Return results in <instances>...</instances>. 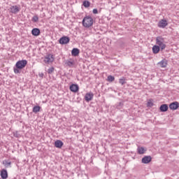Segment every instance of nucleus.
<instances>
[{"mask_svg":"<svg viewBox=\"0 0 179 179\" xmlns=\"http://www.w3.org/2000/svg\"><path fill=\"white\" fill-rule=\"evenodd\" d=\"M83 25L84 27H92L93 26V18L90 16H86L83 20Z\"/></svg>","mask_w":179,"mask_h":179,"instance_id":"f257e3e1","label":"nucleus"},{"mask_svg":"<svg viewBox=\"0 0 179 179\" xmlns=\"http://www.w3.org/2000/svg\"><path fill=\"white\" fill-rule=\"evenodd\" d=\"M156 44L161 48V50H164L166 48V44L164 43V38L162 36H158L156 38Z\"/></svg>","mask_w":179,"mask_h":179,"instance_id":"f03ea898","label":"nucleus"},{"mask_svg":"<svg viewBox=\"0 0 179 179\" xmlns=\"http://www.w3.org/2000/svg\"><path fill=\"white\" fill-rule=\"evenodd\" d=\"M26 65H27V60H20L15 64V66L17 69H23L26 67Z\"/></svg>","mask_w":179,"mask_h":179,"instance_id":"7ed1b4c3","label":"nucleus"},{"mask_svg":"<svg viewBox=\"0 0 179 179\" xmlns=\"http://www.w3.org/2000/svg\"><path fill=\"white\" fill-rule=\"evenodd\" d=\"M45 64H51V62H54V55L49 54L45 57L44 59Z\"/></svg>","mask_w":179,"mask_h":179,"instance_id":"20e7f679","label":"nucleus"},{"mask_svg":"<svg viewBox=\"0 0 179 179\" xmlns=\"http://www.w3.org/2000/svg\"><path fill=\"white\" fill-rule=\"evenodd\" d=\"M168 24H169V22H167V20H161L158 22L157 26H158V27H159L161 29H164V27L168 26Z\"/></svg>","mask_w":179,"mask_h":179,"instance_id":"39448f33","label":"nucleus"},{"mask_svg":"<svg viewBox=\"0 0 179 179\" xmlns=\"http://www.w3.org/2000/svg\"><path fill=\"white\" fill-rule=\"evenodd\" d=\"M168 64H169V62L167 61V59H164L161 62H158L157 65H159L160 68H167Z\"/></svg>","mask_w":179,"mask_h":179,"instance_id":"423d86ee","label":"nucleus"},{"mask_svg":"<svg viewBox=\"0 0 179 179\" xmlns=\"http://www.w3.org/2000/svg\"><path fill=\"white\" fill-rule=\"evenodd\" d=\"M20 11V8H19V6H13L10 8V13L16 14Z\"/></svg>","mask_w":179,"mask_h":179,"instance_id":"0eeeda50","label":"nucleus"},{"mask_svg":"<svg viewBox=\"0 0 179 179\" xmlns=\"http://www.w3.org/2000/svg\"><path fill=\"white\" fill-rule=\"evenodd\" d=\"M69 38L68 36H63L59 39L60 44H68L69 43Z\"/></svg>","mask_w":179,"mask_h":179,"instance_id":"6e6552de","label":"nucleus"},{"mask_svg":"<svg viewBox=\"0 0 179 179\" xmlns=\"http://www.w3.org/2000/svg\"><path fill=\"white\" fill-rule=\"evenodd\" d=\"M152 162V157L150 156H145L142 159V163L144 164H148Z\"/></svg>","mask_w":179,"mask_h":179,"instance_id":"1a4fd4ad","label":"nucleus"},{"mask_svg":"<svg viewBox=\"0 0 179 179\" xmlns=\"http://www.w3.org/2000/svg\"><path fill=\"white\" fill-rule=\"evenodd\" d=\"M93 93L88 92L85 94V99L86 101H92L93 100Z\"/></svg>","mask_w":179,"mask_h":179,"instance_id":"9d476101","label":"nucleus"},{"mask_svg":"<svg viewBox=\"0 0 179 179\" xmlns=\"http://www.w3.org/2000/svg\"><path fill=\"white\" fill-rule=\"evenodd\" d=\"M70 90L73 93H76L79 91V87L78 86V85L73 84L70 86Z\"/></svg>","mask_w":179,"mask_h":179,"instance_id":"9b49d317","label":"nucleus"},{"mask_svg":"<svg viewBox=\"0 0 179 179\" xmlns=\"http://www.w3.org/2000/svg\"><path fill=\"white\" fill-rule=\"evenodd\" d=\"M0 176L2 179L8 178V171H6V169H2L0 172Z\"/></svg>","mask_w":179,"mask_h":179,"instance_id":"f8f14e48","label":"nucleus"},{"mask_svg":"<svg viewBox=\"0 0 179 179\" xmlns=\"http://www.w3.org/2000/svg\"><path fill=\"white\" fill-rule=\"evenodd\" d=\"M178 107H179L178 102H173V103H170V105H169V108L171 110H177V108H178Z\"/></svg>","mask_w":179,"mask_h":179,"instance_id":"ddd939ff","label":"nucleus"},{"mask_svg":"<svg viewBox=\"0 0 179 179\" xmlns=\"http://www.w3.org/2000/svg\"><path fill=\"white\" fill-rule=\"evenodd\" d=\"M55 148H57L58 149H61V148H62V146H64V143L60 140H57L55 142Z\"/></svg>","mask_w":179,"mask_h":179,"instance_id":"4468645a","label":"nucleus"},{"mask_svg":"<svg viewBox=\"0 0 179 179\" xmlns=\"http://www.w3.org/2000/svg\"><path fill=\"white\" fill-rule=\"evenodd\" d=\"M32 36H35L37 37V36H40V29L38 28H34L31 31Z\"/></svg>","mask_w":179,"mask_h":179,"instance_id":"2eb2a0df","label":"nucleus"},{"mask_svg":"<svg viewBox=\"0 0 179 179\" xmlns=\"http://www.w3.org/2000/svg\"><path fill=\"white\" fill-rule=\"evenodd\" d=\"M159 52H160L159 46L157 45H155L152 47V52H153V54H159Z\"/></svg>","mask_w":179,"mask_h":179,"instance_id":"dca6fc26","label":"nucleus"},{"mask_svg":"<svg viewBox=\"0 0 179 179\" xmlns=\"http://www.w3.org/2000/svg\"><path fill=\"white\" fill-rule=\"evenodd\" d=\"M159 110L162 111V113H164L169 110V106H167V104H162L160 106Z\"/></svg>","mask_w":179,"mask_h":179,"instance_id":"f3484780","label":"nucleus"},{"mask_svg":"<svg viewBox=\"0 0 179 179\" xmlns=\"http://www.w3.org/2000/svg\"><path fill=\"white\" fill-rule=\"evenodd\" d=\"M79 49L73 48L71 51V55H73V57H78V55H79Z\"/></svg>","mask_w":179,"mask_h":179,"instance_id":"a211bd4d","label":"nucleus"},{"mask_svg":"<svg viewBox=\"0 0 179 179\" xmlns=\"http://www.w3.org/2000/svg\"><path fill=\"white\" fill-rule=\"evenodd\" d=\"M137 150H138V155H143L145 152H146V149H145V148L143 147H138Z\"/></svg>","mask_w":179,"mask_h":179,"instance_id":"6ab92c4d","label":"nucleus"},{"mask_svg":"<svg viewBox=\"0 0 179 179\" xmlns=\"http://www.w3.org/2000/svg\"><path fill=\"white\" fill-rule=\"evenodd\" d=\"M41 107L38 106H36L33 108V113H38L41 110Z\"/></svg>","mask_w":179,"mask_h":179,"instance_id":"aec40b11","label":"nucleus"},{"mask_svg":"<svg viewBox=\"0 0 179 179\" xmlns=\"http://www.w3.org/2000/svg\"><path fill=\"white\" fill-rule=\"evenodd\" d=\"M119 83H120V85H125V83H127L125 78H122L119 79Z\"/></svg>","mask_w":179,"mask_h":179,"instance_id":"412c9836","label":"nucleus"},{"mask_svg":"<svg viewBox=\"0 0 179 179\" xmlns=\"http://www.w3.org/2000/svg\"><path fill=\"white\" fill-rule=\"evenodd\" d=\"M114 80H115V78H114V76H108V78H107L108 82H114Z\"/></svg>","mask_w":179,"mask_h":179,"instance_id":"4be33fe9","label":"nucleus"},{"mask_svg":"<svg viewBox=\"0 0 179 179\" xmlns=\"http://www.w3.org/2000/svg\"><path fill=\"white\" fill-rule=\"evenodd\" d=\"M83 6L85 8H89V6H90V2L89 1H83Z\"/></svg>","mask_w":179,"mask_h":179,"instance_id":"5701e85b","label":"nucleus"},{"mask_svg":"<svg viewBox=\"0 0 179 179\" xmlns=\"http://www.w3.org/2000/svg\"><path fill=\"white\" fill-rule=\"evenodd\" d=\"M147 107H153V100L149 99L147 103Z\"/></svg>","mask_w":179,"mask_h":179,"instance_id":"b1692460","label":"nucleus"},{"mask_svg":"<svg viewBox=\"0 0 179 179\" xmlns=\"http://www.w3.org/2000/svg\"><path fill=\"white\" fill-rule=\"evenodd\" d=\"M32 22H34V23L38 22V16L35 15L32 17Z\"/></svg>","mask_w":179,"mask_h":179,"instance_id":"393cba45","label":"nucleus"},{"mask_svg":"<svg viewBox=\"0 0 179 179\" xmlns=\"http://www.w3.org/2000/svg\"><path fill=\"white\" fill-rule=\"evenodd\" d=\"M52 72H54V67H50V68L48 70V73H52Z\"/></svg>","mask_w":179,"mask_h":179,"instance_id":"a878e982","label":"nucleus"},{"mask_svg":"<svg viewBox=\"0 0 179 179\" xmlns=\"http://www.w3.org/2000/svg\"><path fill=\"white\" fill-rule=\"evenodd\" d=\"M20 69H17V67L16 69H14V73H20V70H19Z\"/></svg>","mask_w":179,"mask_h":179,"instance_id":"bb28decb","label":"nucleus"},{"mask_svg":"<svg viewBox=\"0 0 179 179\" xmlns=\"http://www.w3.org/2000/svg\"><path fill=\"white\" fill-rule=\"evenodd\" d=\"M92 12H93L94 15H97V13H99V11L96 8H94Z\"/></svg>","mask_w":179,"mask_h":179,"instance_id":"cd10ccee","label":"nucleus"},{"mask_svg":"<svg viewBox=\"0 0 179 179\" xmlns=\"http://www.w3.org/2000/svg\"><path fill=\"white\" fill-rule=\"evenodd\" d=\"M3 164H4L5 166H10L11 162H8L6 161L5 162H3Z\"/></svg>","mask_w":179,"mask_h":179,"instance_id":"c85d7f7f","label":"nucleus"},{"mask_svg":"<svg viewBox=\"0 0 179 179\" xmlns=\"http://www.w3.org/2000/svg\"><path fill=\"white\" fill-rule=\"evenodd\" d=\"M67 65H69V66H72V65H73V62H68Z\"/></svg>","mask_w":179,"mask_h":179,"instance_id":"c756f323","label":"nucleus"}]
</instances>
